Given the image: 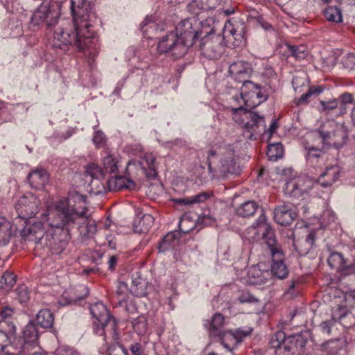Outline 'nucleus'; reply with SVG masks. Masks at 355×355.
<instances>
[{
	"mask_svg": "<svg viewBox=\"0 0 355 355\" xmlns=\"http://www.w3.org/2000/svg\"><path fill=\"white\" fill-rule=\"evenodd\" d=\"M70 8L73 25L67 19L59 17L48 30L49 42L54 49L63 51L71 46H76L80 51L87 50L89 60L93 59L98 49V39L93 29L96 15L87 0H71Z\"/></svg>",
	"mask_w": 355,
	"mask_h": 355,
	"instance_id": "nucleus-1",
	"label": "nucleus"
},
{
	"mask_svg": "<svg viewBox=\"0 0 355 355\" xmlns=\"http://www.w3.org/2000/svg\"><path fill=\"white\" fill-rule=\"evenodd\" d=\"M89 202L87 196L76 191L68 193L67 198L55 202V207L49 209V215L43 219L48 222L46 234L51 236L53 243L61 241L67 237L69 229L78 225L80 222L87 223L84 236L92 237L97 232V225L94 221L89 220Z\"/></svg>",
	"mask_w": 355,
	"mask_h": 355,
	"instance_id": "nucleus-2",
	"label": "nucleus"
},
{
	"mask_svg": "<svg viewBox=\"0 0 355 355\" xmlns=\"http://www.w3.org/2000/svg\"><path fill=\"white\" fill-rule=\"evenodd\" d=\"M40 204V200L33 193H27L21 197L15 205L18 218L25 220V227L20 232V235L25 241H33L38 243L44 236L49 240L48 245H52L51 236L47 235L48 222L43 219L44 216L49 215V209H53L52 206H47L45 213L42 214L40 220H30V219L38 211Z\"/></svg>",
	"mask_w": 355,
	"mask_h": 355,
	"instance_id": "nucleus-3",
	"label": "nucleus"
},
{
	"mask_svg": "<svg viewBox=\"0 0 355 355\" xmlns=\"http://www.w3.org/2000/svg\"><path fill=\"white\" fill-rule=\"evenodd\" d=\"M241 145L240 141H236L233 144L223 142L213 146L207 155L208 170L210 172L218 170L223 175L240 173L237 160Z\"/></svg>",
	"mask_w": 355,
	"mask_h": 355,
	"instance_id": "nucleus-4",
	"label": "nucleus"
},
{
	"mask_svg": "<svg viewBox=\"0 0 355 355\" xmlns=\"http://www.w3.org/2000/svg\"><path fill=\"white\" fill-rule=\"evenodd\" d=\"M245 24L240 19H232L229 20L223 26V40L220 39V36L217 37V42L216 44L206 37L205 42L201 46V50L203 55L209 59L216 60L220 58L223 50L222 42L226 46L232 45L239 46L245 40Z\"/></svg>",
	"mask_w": 355,
	"mask_h": 355,
	"instance_id": "nucleus-5",
	"label": "nucleus"
},
{
	"mask_svg": "<svg viewBox=\"0 0 355 355\" xmlns=\"http://www.w3.org/2000/svg\"><path fill=\"white\" fill-rule=\"evenodd\" d=\"M156 175L155 157L152 153H146L139 159H132L128 162L125 175L116 176V184L119 188L134 189L135 181L144 177L154 178Z\"/></svg>",
	"mask_w": 355,
	"mask_h": 355,
	"instance_id": "nucleus-6",
	"label": "nucleus"
},
{
	"mask_svg": "<svg viewBox=\"0 0 355 355\" xmlns=\"http://www.w3.org/2000/svg\"><path fill=\"white\" fill-rule=\"evenodd\" d=\"M89 310L94 319V333L103 336L106 345L109 341L119 340L120 336L116 328V320L110 315L107 306L101 302H96L90 306Z\"/></svg>",
	"mask_w": 355,
	"mask_h": 355,
	"instance_id": "nucleus-7",
	"label": "nucleus"
},
{
	"mask_svg": "<svg viewBox=\"0 0 355 355\" xmlns=\"http://www.w3.org/2000/svg\"><path fill=\"white\" fill-rule=\"evenodd\" d=\"M249 108L240 105L237 108H232V119L235 123L243 128V136L250 140H256L265 129V120L263 116L251 112Z\"/></svg>",
	"mask_w": 355,
	"mask_h": 355,
	"instance_id": "nucleus-8",
	"label": "nucleus"
},
{
	"mask_svg": "<svg viewBox=\"0 0 355 355\" xmlns=\"http://www.w3.org/2000/svg\"><path fill=\"white\" fill-rule=\"evenodd\" d=\"M331 137L329 132H315L309 133L303 142L304 155L306 162L312 167L320 166L324 162V150L319 148V144H325Z\"/></svg>",
	"mask_w": 355,
	"mask_h": 355,
	"instance_id": "nucleus-9",
	"label": "nucleus"
},
{
	"mask_svg": "<svg viewBox=\"0 0 355 355\" xmlns=\"http://www.w3.org/2000/svg\"><path fill=\"white\" fill-rule=\"evenodd\" d=\"M268 98L266 90L260 85L252 82H245L241 88L239 96L233 97L235 102L243 104L247 108L253 109Z\"/></svg>",
	"mask_w": 355,
	"mask_h": 355,
	"instance_id": "nucleus-10",
	"label": "nucleus"
},
{
	"mask_svg": "<svg viewBox=\"0 0 355 355\" xmlns=\"http://www.w3.org/2000/svg\"><path fill=\"white\" fill-rule=\"evenodd\" d=\"M200 18L196 19V17H191L181 21L173 32L189 49V47L193 46L199 34L202 33L200 30Z\"/></svg>",
	"mask_w": 355,
	"mask_h": 355,
	"instance_id": "nucleus-11",
	"label": "nucleus"
},
{
	"mask_svg": "<svg viewBox=\"0 0 355 355\" xmlns=\"http://www.w3.org/2000/svg\"><path fill=\"white\" fill-rule=\"evenodd\" d=\"M157 51L160 53L170 52L175 59H178L185 55L188 49L178 35L171 31L159 40Z\"/></svg>",
	"mask_w": 355,
	"mask_h": 355,
	"instance_id": "nucleus-12",
	"label": "nucleus"
},
{
	"mask_svg": "<svg viewBox=\"0 0 355 355\" xmlns=\"http://www.w3.org/2000/svg\"><path fill=\"white\" fill-rule=\"evenodd\" d=\"M313 187V180L306 176H297L288 180L284 187V193L292 198L304 197Z\"/></svg>",
	"mask_w": 355,
	"mask_h": 355,
	"instance_id": "nucleus-13",
	"label": "nucleus"
},
{
	"mask_svg": "<svg viewBox=\"0 0 355 355\" xmlns=\"http://www.w3.org/2000/svg\"><path fill=\"white\" fill-rule=\"evenodd\" d=\"M270 229V224L262 211L254 223L245 230L243 237L250 242H257L262 239L264 234L268 233Z\"/></svg>",
	"mask_w": 355,
	"mask_h": 355,
	"instance_id": "nucleus-14",
	"label": "nucleus"
},
{
	"mask_svg": "<svg viewBox=\"0 0 355 355\" xmlns=\"http://www.w3.org/2000/svg\"><path fill=\"white\" fill-rule=\"evenodd\" d=\"M59 18L55 8L42 5L32 15L31 23L33 26H38L46 23L47 30L51 29L56 20Z\"/></svg>",
	"mask_w": 355,
	"mask_h": 355,
	"instance_id": "nucleus-15",
	"label": "nucleus"
},
{
	"mask_svg": "<svg viewBox=\"0 0 355 355\" xmlns=\"http://www.w3.org/2000/svg\"><path fill=\"white\" fill-rule=\"evenodd\" d=\"M252 69L248 62L243 61H237L229 67V73L231 77L238 83L244 84L249 82L248 78L250 77Z\"/></svg>",
	"mask_w": 355,
	"mask_h": 355,
	"instance_id": "nucleus-16",
	"label": "nucleus"
},
{
	"mask_svg": "<svg viewBox=\"0 0 355 355\" xmlns=\"http://www.w3.org/2000/svg\"><path fill=\"white\" fill-rule=\"evenodd\" d=\"M183 241L181 232L172 231L168 233L159 243V251L164 252L168 250H178Z\"/></svg>",
	"mask_w": 355,
	"mask_h": 355,
	"instance_id": "nucleus-17",
	"label": "nucleus"
},
{
	"mask_svg": "<svg viewBox=\"0 0 355 355\" xmlns=\"http://www.w3.org/2000/svg\"><path fill=\"white\" fill-rule=\"evenodd\" d=\"M275 220L281 225H288L295 218L296 213L288 205H283L275 209Z\"/></svg>",
	"mask_w": 355,
	"mask_h": 355,
	"instance_id": "nucleus-18",
	"label": "nucleus"
},
{
	"mask_svg": "<svg viewBox=\"0 0 355 355\" xmlns=\"http://www.w3.org/2000/svg\"><path fill=\"white\" fill-rule=\"evenodd\" d=\"M340 168L338 165L327 166L315 180L323 187H331L340 176Z\"/></svg>",
	"mask_w": 355,
	"mask_h": 355,
	"instance_id": "nucleus-19",
	"label": "nucleus"
},
{
	"mask_svg": "<svg viewBox=\"0 0 355 355\" xmlns=\"http://www.w3.org/2000/svg\"><path fill=\"white\" fill-rule=\"evenodd\" d=\"M21 340L24 346V349L28 352H29L31 348L33 349L38 346V331L33 323L30 322L24 327L23 330V339Z\"/></svg>",
	"mask_w": 355,
	"mask_h": 355,
	"instance_id": "nucleus-20",
	"label": "nucleus"
},
{
	"mask_svg": "<svg viewBox=\"0 0 355 355\" xmlns=\"http://www.w3.org/2000/svg\"><path fill=\"white\" fill-rule=\"evenodd\" d=\"M262 239H264L265 244L270 252L272 258H281L283 251L279 242L277 241L274 230L270 225L268 232L264 234Z\"/></svg>",
	"mask_w": 355,
	"mask_h": 355,
	"instance_id": "nucleus-21",
	"label": "nucleus"
},
{
	"mask_svg": "<svg viewBox=\"0 0 355 355\" xmlns=\"http://www.w3.org/2000/svg\"><path fill=\"white\" fill-rule=\"evenodd\" d=\"M26 111L27 109L23 104H0V125L5 122L11 121L15 114L20 111Z\"/></svg>",
	"mask_w": 355,
	"mask_h": 355,
	"instance_id": "nucleus-22",
	"label": "nucleus"
},
{
	"mask_svg": "<svg viewBox=\"0 0 355 355\" xmlns=\"http://www.w3.org/2000/svg\"><path fill=\"white\" fill-rule=\"evenodd\" d=\"M28 180L33 188L42 189L49 181V174L46 170L37 168L29 173Z\"/></svg>",
	"mask_w": 355,
	"mask_h": 355,
	"instance_id": "nucleus-23",
	"label": "nucleus"
},
{
	"mask_svg": "<svg viewBox=\"0 0 355 355\" xmlns=\"http://www.w3.org/2000/svg\"><path fill=\"white\" fill-rule=\"evenodd\" d=\"M21 338L15 339L12 343L0 345L1 355H25L27 350H24Z\"/></svg>",
	"mask_w": 355,
	"mask_h": 355,
	"instance_id": "nucleus-24",
	"label": "nucleus"
},
{
	"mask_svg": "<svg viewBox=\"0 0 355 355\" xmlns=\"http://www.w3.org/2000/svg\"><path fill=\"white\" fill-rule=\"evenodd\" d=\"M329 266L338 271H346L347 272H353L354 268H350L352 264L347 266L343 255L336 252H331L327 259Z\"/></svg>",
	"mask_w": 355,
	"mask_h": 355,
	"instance_id": "nucleus-25",
	"label": "nucleus"
},
{
	"mask_svg": "<svg viewBox=\"0 0 355 355\" xmlns=\"http://www.w3.org/2000/svg\"><path fill=\"white\" fill-rule=\"evenodd\" d=\"M324 348L327 355H347V343L343 339L327 341Z\"/></svg>",
	"mask_w": 355,
	"mask_h": 355,
	"instance_id": "nucleus-26",
	"label": "nucleus"
},
{
	"mask_svg": "<svg viewBox=\"0 0 355 355\" xmlns=\"http://www.w3.org/2000/svg\"><path fill=\"white\" fill-rule=\"evenodd\" d=\"M221 0H193L188 6L189 10L193 15H199L197 10H212Z\"/></svg>",
	"mask_w": 355,
	"mask_h": 355,
	"instance_id": "nucleus-27",
	"label": "nucleus"
},
{
	"mask_svg": "<svg viewBox=\"0 0 355 355\" xmlns=\"http://www.w3.org/2000/svg\"><path fill=\"white\" fill-rule=\"evenodd\" d=\"M155 221L152 215L148 214H143V216L135 220L133 230L135 232L139 234L147 233Z\"/></svg>",
	"mask_w": 355,
	"mask_h": 355,
	"instance_id": "nucleus-28",
	"label": "nucleus"
},
{
	"mask_svg": "<svg viewBox=\"0 0 355 355\" xmlns=\"http://www.w3.org/2000/svg\"><path fill=\"white\" fill-rule=\"evenodd\" d=\"M284 255L281 258H272L271 272L279 279H285L288 275V270L284 262Z\"/></svg>",
	"mask_w": 355,
	"mask_h": 355,
	"instance_id": "nucleus-29",
	"label": "nucleus"
},
{
	"mask_svg": "<svg viewBox=\"0 0 355 355\" xmlns=\"http://www.w3.org/2000/svg\"><path fill=\"white\" fill-rule=\"evenodd\" d=\"M209 198L207 193L202 192L188 198H173L171 200L178 206L189 207L194 204L204 202Z\"/></svg>",
	"mask_w": 355,
	"mask_h": 355,
	"instance_id": "nucleus-30",
	"label": "nucleus"
},
{
	"mask_svg": "<svg viewBox=\"0 0 355 355\" xmlns=\"http://www.w3.org/2000/svg\"><path fill=\"white\" fill-rule=\"evenodd\" d=\"M283 343L284 350L285 352L295 354L298 348H302L304 346V342L300 335H292L288 337L285 336Z\"/></svg>",
	"mask_w": 355,
	"mask_h": 355,
	"instance_id": "nucleus-31",
	"label": "nucleus"
},
{
	"mask_svg": "<svg viewBox=\"0 0 355 355\" xmlns=\"http://www.w3.org/2000/svg\"><path fill=\"white\" fill-rule=\"evenodd\" d=\"M218 337L223 346L228 351L232 352L239 344L232 330L227 331H219Z\"/></svg>",
	"mask_w": 355,
	"mask_h": 355,
	"instance_id": "nucleus-32",
	"label": "nucleus"
},
{
	"mask_svg": "<svg viewBox=\"0 0 355 355\" xmlns=\"http://www.w3.org/2000/svg\"><path fill=\"white\" fill-rule=\"evenodd\" d=\"M36 322L42 328H51L54 322V315L49 309H42L36 315Z\"/></svg>",
	"mask_w": 355,
	"mask_h": 355,
	"instance_id": "nucleus-33",
	"label": "nucleus"
},
{
	"mask_svg": "<svg viewBox=\"0 0 355 355\" xmlns=\"http://www.w3.org/2000/svg\"><path fill=\"white\" fill-rule=\"evenodd\" d=\"M102 163L104 171L110 174H114L116 178L119 169V160L117 156L112 154H107L103 157Z\"/></svg>",
	"mask_w": 355,
	"mask_h": 355,
	"instance_id": "nucleus-34",
	"label": "nucleus"
},
{
	"mask_svg": "<svg viewBox=\"0 0 355 355\" xmlns=\"http://www.w3.org/2000/svg\"><path fill=\"white\" fill-rule=\"evenodd\" d=\"M131 51H133L135 53V55L130 58L131 64L141 70L148 68L150 59L146 56V53L135 51L133 49L129 50V52Z\"/></svg>",
	"mask_w": 355,
	"mask_h": 355,
	"instance_id": "nucleus-35",
	"label": "nucleus"
},
{
	"mask_svg": "<svg viewBox=\"0 0 355 355\" xmlns=\"http://www.w3.org/2000/svg\"><path fill=\"white\" fill-rule=\"evenodd\" d=\"M141 29L145 37L152 38L153 33H157L159 27L158 24L155 22L154 17L147 16L141 24Z\"/></svg>",
	"mask_w": 355,
	"mask_h": 355,
	"instance_id": "nucleus-36",
	"label": "nucleus"
},
{
	"mask_svg": "<svg viewBox=\"0 0 355 355\" xmlns=\"http://www.w3.org/2000/svg\"><path fill=\"white\" fill-rule=\"evenodd\" d=\"M89 182V191L90 193L95 196L103 195L107 192V188L105 185V180L103 178H97L92 180H86Z\"/></svg>",
	"mask_w": 355,
	"mask_h": 355,
	"instance_id": "nucleus-37",
	"label": "nucleus"
},
{
	"mask_svg": "<svg viewBox=\"0 0 355 355\" xmlns=\"http://www.w3.org/2000/svg\"><path fill=\"white\" fill-rule=\"evenodd\" d=\"M258 209V205L254 201L249 200L243 202L236 209V214L241 217L252 216Z\"/></svg>",
	"mask_w": 355,
	"mask_h": 355,
	"instance_id": "nucleus-38",
	"label": "nucleus"
},
{
	"mask_svg": "<svg viewBox=\"0 0 355 355\" xmlns=\"http://www.w3.org/2000/svg\"><path fill=\"white\" fill-rule=\"evenodd\" d=\"M16 327L12 320H0V336L4 342L10 339Z\"/></svg>",
	"mask_w": 355,
	"mask_h": 355,
	"instance_id": "nucleus-39",
	"label": "nucleus"
},
{
	"mask_svg": "<svg viewBox=\"0 0 355 355\" xmlns=\"http://www.w3.org/2000/svg\"><path fill=\"white\" fill-rule=\"evenodd\" d=\"M248 281L251 284H258L263 282V272L258 266L253 265L248 268Z\"/></svg>",
	"mask_w": 355,
	"mask_h": 355,
	"instance_id": "nucleus-40",
	"label": "nucleus"
},
{
	"mask_svg": "<svg viewBox=\"0 0 355 355\" xmlns=\"http://www.w3.org/2000/svg\"><path fill=\"white\" fill-rule=\"evenodd\" d=\"M225 318L219 313H215L209 323L210 334L214 336H218L219 331H223L221 328L225 324Z\"/></svg>",
	"mask_w": 355,
	"mask_h": 355,
	"instance_id": "nucleus-41",
	"label": "nucleus"
},
{
	"mask_svg": "<svg viewBox=\"0 0 355 355\" xmlns=\"http://www.w3.org/2000/svg\"><path fill=\"white\" fill-rule=\"evenodd\" d=\"M284 154L283 145L281 143L270 144L268 147L267 156L271 161H277Z\"/></svg>",
	"mask_w": 355,
	"mask_h": 355,
	"instance_id": "nucleus-42",
	"label": "nucleus"
},
{
	"mask_svg": "<svg viewBox=\"0 0 355 355\" xmlns=\"http://www.w3.org/2000/svg\"><path fill=\"white\" fill-rule=\"evenodd\" d=\"M324 15L327 20L335 23L342 21L341 10L336 6H329L324 10Z\"/></svg>",
	"mask_w": 355,
	"mask_h": 355,
	"instance_id": "nucleus-43",
	"label": "nucleus"
},
{
	"mask_svg": "<svg viewBox=\"0 0 355 355\" xmlns=\"http://www.w3.org/2000/svg\"><path fill=\"white\" fill-rule=\"evenodd\" d=\"M322 92L323 89L320 86L311 87L306 93L302 95L300 98L295 99L294 102L297 106L306 104L309 102L311 96L320 94Z\"/></svg>",
	"mask_w": 355,
	"mask_h": 355,
	"instance_id": "nucleus-44",
	"label": "nucleus"
},
{
	"mask_svg": "<svg viewBox=\"0 0 355 355\" xmlns=\"http://www.w3.org/2000/svg\"><path fill=\"white\" fill-rule=\"evenodd\" d=\"M10 223L4 217H0V234H2L3 245H6L12 235Z\"/></svg>",
	"mask_w": 355,
	"mask_h": 355,
	"instance_id": "nucleus-45",
	"label": "nucleus"
},
{
	"mask_svg": "<svg viewBox=\"0 0 355 355\" xmlns=\"http://www.w3.org/2000/svg\"><path fill=\"white\" fill-rule=\"evenodd\" d=\"M85 175L87 180L103 178L104 172L99 166L94 163H91L86 166Z\"/></svg>",
	"mask_w": 355,
	"mask_h": 355,
	"instance_id": "nucleus-46",
	"label": "nucleus"
},
{
	"mask_svg": "<svg viewBox=\"0 0 355 355\" xmlns=\"http://www.w3.org/2000/svg\"><path fill=\"white\" fill-rule=\"evenodd\" d=\"M250 17L266 31L273 30L272 25L263 15H260L257 11L252 10L250 14Z\"/></svg>",
	"mask_w": 355,
	"mask_h": 355,
	"instance_id": "nucleus-47",
	"label": "nucleus"
},
{
	"mask_svg": "<svg viewBox=\"0 0 355 355\" xmlns=\"http://www.w3.org/2000/svg\"><path fill=\"white\" fill-rule=\"evenodd\" d=\"M132 285L130 291L137 296H144L146 295V282L145 281L139 279H133L132 281Z\"/></svg>",
	"mask_w": 355,
	"mask_h": 355,
	"instance_id": "nucleus-48",
	"label": "nucleus"
},
{
	"mask_svg": "<svg viewBox=\"0 0 355 355\" xmlns=\"http://www.w3.org/2000/svg\"><path fill=\"white\" fill-rule=\"evenodd\" d=\"M132 326L135 331L139 335H144V334H146L148 329L146 317H144V315H141L135 319L132 322Z\"/></svg>",
	"mask_w": 355,
	"mask_h": 355,
	"instance_id": "nucleus-49",
	"label": "nucleus"
},
{
	"mask_svg": "<svg viewBox=\"0 0 355 355\" xmlns=\"http://www.w3.org/2000/svg\"><path fill=\"white\" fill-rule=\"evenodd\" d=\"M288 49L289 51L291 53L292 55L297 60H303L308 55L306 47L304 45H288Z\"/></svg>",
	"mask_w": 355,
	"mask_h": 355,
	"instance_id": "nucleus-50",
	"label": "nucleus"
},
{
	"mask_svg": "<svg viewBox=\"0 0 355 355\" xmlns=\"http://www.w3.org/2000/svg\"><path fill=\"white\" fill-rule=\"evenodd\" d=\"M119 340L113 341L115 344L107 348V355H129L128 349L122 345L119 344Z\"/></svg>",
	"mask_w": 355,
	"mask_h": 355,
	"instance_id": "nucleus-51",
	"label": "nucleus"
},
{
	"mask_svg": "<svg viewBox=\"0 0 355 355\" xmlns=\"http://www.w3.org/2000/svg\"><path fill=\"white\" fill-rule=\"evenodd\" d=\"M284 340H285L284 332L279 331L271 338L270 344L272 348L282 350L284 349Z\"/></svg>",
	"mask_w": 355,
	"mask_h": 355,
	"instance_id": "nucleus-52",
	"label": "nucleus"
},
{
	"mask_svg": "<svg viewBox=\"0 0 355 355\" xmlns=\"http://www.w3.org/2000/svg\"><path fill=\"white\" fill-rule=\"evenodd\" d=\"M16 282V276L10 272H5L1 279V284L4 289L11 288Z\"/></svg>",
	"mask_w": 355,
	"mask_h": 355,
	"instance_id": "nucleus-53",
	"label": "nucleus"
},
{
	"mask_svg": "<svg viewBox=\"0 0 355 355\" xmlns=\"http://www.w3.org/2000/svg\"><path fill=\"white\" fill-rule=\"evenodd\" d=\"M232 331H233V334L235 336L236 340H237L239 343H241L245 338L249 336L252 334V329L249 327H243Z\"/></svg>",
	"mask_w": 355,
	"mask_h": 355,
	"instance_id": "nucleus-54",
	"label": "nucleus"
},
{
	"mask_svg": "<svg viewBox=\"0 0 355 355\" xmlns=\"http://www.w3.org/2000/svg\"><path fill=\"white\" fill-rule=\"evenodd\" d=\"M116 295L119 304L122 306L123 303H126V295L128 294V285L123 282L118 284Z\"/></svg>",
	"mask_w": 355,
	"mask_h": 355,
	"instance_id": "nucleus-55",
	"label": "nucleus"
},
{
	"mask_svg": "<svg viewBox=\"0 0 355 355\" xmlns=\"http://www.w3.org/2000/svg\"><path fill=\"white\" fill-rule=\"evenodd\" d=\"M348 313V309L344 306L335 307L332 310L331 320L334 322L340 321L347 315Z\"/></svg>",
	"mask_w": 355,
	"mask_h": 355,
	"instance_id": "nucleus-56",
	"label": "nucleus"
},
{
	"mask_svg": "<svg viewBox=\"0 0 355 355\" xmlns=\"http://www.w3.org/2000/svg\"><path fill=\"white\" fill-rule=\"evenodd\" d=\"M321 222L320 224V229H322L326 227L327 225L330 224L332 222H334L336 220V216L334 212L330 209H326L323 211L322 215Z\"/></svg>",
	"mask_w": 355,
	"mask_h": 355,
	"instance_id": "nucleus-57",
	"label": "nucleus"
},
{
	"mask_svg": "<svg viewBox=\"0 0 355 355\" xmlns=\"http://www.w3.org/2000/svg\"><path fill=\"white\" fill-rule=\"evenodd\" d=\"M92 140L96 147L101 148L105 144L107 138L105 135L101 130H96L94 128Z\"/></svg>",
	"mask_w": 355,
	"mask_h": 355,
	"instance_id": "nucleus-58",
	"label": "nucleus"
},
{
	"mask_svg": "<svg viewBox=\"0 0 355 355\" xmlns=\"http://www.w3.org/2000/svg\"><path fill=\"white\" fill-rule=\"evenodd\" d=\"M55 355H80L74 348L67 346H59L54 352Z\"/></svg>",
	"mask_w": 355,
	"mask_h": 355,
	"instance_id": "nucleus-59",
	"label": "nucleus"
},
{
	"mask_svg": "<svg viewBox=\"0 0 355 355\" xmlns=\"http://www.w3.org/2000/svg\"><path fill=\"white\" fill-rule=\"evenodd\" d=\"M16 292L18 300L21 303H26L29 300V292L26 286H19Z\"/></svg>",
	"mask_w": 355,
	"mask_h": 355,
	"instance_id": "nucleus-60",
	"label": "nucleus"
},
{
	"mask_svg": "<svg viewBox=\"0 0 355 355\" xmlns=\"http://www.w3.org/2000/svg\"><path fill=\"white\" fill-rule=\"evenodd\" d=\"M199 12V15H194L196 19L200 18V25L202 26V28H205L206 26H211L214 23V19L213 17H207L205 20H202L204 15L203 14L208 11L209 10H197Z\"/></svg>",
	"mask_w": 355,
	"mask_h": 355,
	"instance_id": "nucleus-61",
	"label": "nucleus"
},
{
	"mask_svg": "<svg viewBox=\"0 0 355 355\" xmlns=\"http://www.w3.org/2000/svg\"><path fill=\"white\" fill-rule=\"evenodd\" d=\"M315 240V232L312 230L307 235L305 243L306 244V248L304 251H300L299 253L301 254H306L309 250L313 246Z\"/></svg>",
	"mask_w": 355,
	"mask_h": 355,
	"instance_id": "nucleus-62",
	"label": "nucleus"
},
{
	"mask_svg": "<svg viewBox=\"0 0 355 355\" xmlns=\"http://www.w3.org/2000/svg\"><path fill=\"white\" fill-rule=\"evenodd\" d=\"M322 110L323 112H329L337 108L338 103L336 99H332L328 101H321Z\"/></svg>",
	"mask_w": 355,
	"mask_h": 355,
	"instance_id": "nucleus-63",
	"label": "nucleus"
},
{
	"mask_svg": "<svg viewBox=\"0 0 355 355\" xmlns=\"http://www.w3.org/2000/svg\"><path fill=\"white\" fill-rule=\"evenodd\" d=\"M343 64L348 69L355 68V54L349 53L346 55L343 59Z\"/></svg>",
	"mask_w": 355,
	"mask_h": 355,
	"instance_id": "nucleus-64",
	"label": "nucleus"
}]
</instances>
